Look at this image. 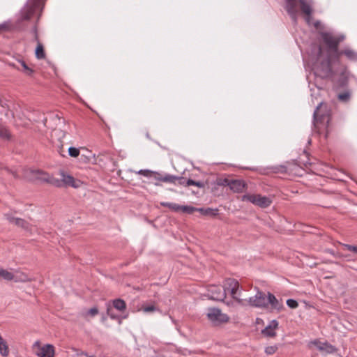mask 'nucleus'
<instances>
[{
  "label": "nucleus",
  "instance_id": "49",
  "mask_svg": "<svg viewBox=\"0 0 357 357\" xmlns=\"http://www.w3.org/2000/svg\"><path fill=\"white\" fill-rule=\"evenodd\" d=\"M58 152L59 153L60 155H63V153L65 152V151L63 150L62 144L61 146H59Z\"/></svg>",
  "mask_w": 357,
  "mask_h": 357
},
{
  "label": "nucleus",
  "instance_id": "38",
  "mask_svg": "<svg viewBox=\"0 0 357 357\" xmlns=\"http://www.w3.org/2000/svg\"><path fill=\"white\" fill-rule=\"evenodd\" d=\"M277 350H278V347L277 346H275V345L268 346V347H266L265 353L267 355H272V354H275Z\"/></svg>",
  "mask_w": 357,
  "mask_h": 357
},
{
  "label": "nucleus",
  "instance_id": "47",
  "mask_svg": "<svg viewBox=\"0 0 357 357\" xmlns=\"http://www.w3.org/2000/svg\"><path fill=\"white\" fill-rule=\"evenodd\" d=\"M3 170H5L10 174H12L14 176V178H17L18 177L17 174L15 172L10 169L8 167H4Z\"/></svg>",
  "mask_w": 357,
  "mask_h": 357
},
{
  "label": "nucleus",
  "instance_id": "2",
  "mask_svg": "<svg viewBox=\"0 0 357 357\" xmlns=\"http://www.w3.org/2000/svg\"><path fill=\"white\" fill-rule=\"evenodd\" d=\"M315 50L317 61L313 67L315 75L321 79H333L335 72L333 70L332 63H337V60L328 54L322 59V48L320 45L315 46Z\"/></svg>",
  "mask_w": 357,
  "mask_h": 357
},
{
  "label": "nucleus",
  "instance_id": "12",
  "mask_svg": "<svg viewBox=\"0 0 357 357\" xmlns=\"http://www.w3.org/2000/svg\"><path fill=\"white\" fill-rule=\"evenodd\" d=\"M36 354L39 357H54V347L53 345L48 344L42 347H39Z\"/></svg>",
  "mask_w": 357,
  "mask_h": 357
},
{
  "label": "nucleus",
  "instance_id": "29",
  "mask_svg": "<svg viewBox=\"0 0 357 357\" xmlns=\"http://www.w3.org/2000/svg\"><path fill=\"white\" fill-rule=\"evenodd\" d=\"M13 273L9 272L5 269H0V278H3L7 281H11L13 279Z\"/></svg>",
  "mask_w": 357,
  "mask_h": 357
},
{
  "label": "nucleus",
  "instance_id": "21",
  "mask_svg": "<svg viewBox=\"0 0 357 357\" xmlns=\"http://www.w3.org/2000/svg\"><path fill=\"white\" fill-rule=\"evenodd\" d=\"M291 166H293V165H291L290 163H287V165H278V166L273 167L272 169H273V172L275 173L284 174V173H289V172L290 170H291Z\"/></svg>",
  "mask_w": 357,
  "mask_h": 357
},
{
  "label": "nucleus",
  "instance_id": "45",
  "mask_svg": "<svg viewBox=\"0 0 357 357\" xmlns=\"http://www.w3.org/2000/svg\"><path fill=\"white\" fill-rule=\"evenodd\" d=\"M87 314L94 317L98 314V309L96 307H92L88 311Z\"/></svg>",
  "mask_w": 357,
  "mask_h": 357
},
{
  "label": "nucleus",
  "instance_id": "11",
  "mask_svg": "<svg viewBox=\"0 0 357 357\" xmlns=\"http://www.w3.org/2000/svg\"><path fill=\"white\" fill-rule=\"evenodd\" d=\"M16 61L22 66V69H20V67L17 66V64L14 62L8 61L7 63L9 66H11L19 70H22L26 75L31 76L33 75L34 70L29 68L23 59L19 58L17 59Z\"/></svg>",
  "mask_w": 357,
  "mask_h": 357
},
{
  "label": "nucleus",
  "instance_id": "15",
  "mask_svg": "<svg viewBox=\"0 0 357 357\" xmlns=\"http://www.w3.org/2000/svg\"><path fill=\"white\" fill-rule=\"evenodd\" d=\"M176 183L184 186L195 185L198 188L204 187V183L202 181H196L190 178L186 179L182 176H176Z\"/></svg>",
  "mask_w": 357,
  "mask_h": 357
},
{
  "label": "nucleus",
  "instance_id": "39",
  "mask_svg": "<svg viewBox=\"0 0 357 357\" xmlns=\"http://www.w3.org/2000/svg\"><path fill=\"white\" fill-rule=\"evenodd\" d=\"M287 305L291 309H295L298 306V302L296 300L291 298L287 300Z\"/></svg>",
  "mask_w": 357,
  "mask_h": 357
},
{
  "label": "nucleus",
  "instance_id": "43",
  "mask_svg": "<svg viewBox=\"0 0 357 357\" xmlns=\"http://www.w3.org/2000/svg\"><path fill=\"white\" fill-rule=\"evenodd\" d=\"M347 250L353 252L354 253H357V246L351 245L349 244H343L342 245Z\"/></svg>",
  "mask_w": 357,
  "mask_h": 357
},
{
  "label": "nucleus",
  "instance_id": "17",
  "mask_svg": "<svg viewBox=\"0 0 357 357\" xmlns=\"http://www.w3.org/2000/svg\"><path fill=\"white\" fill-rule=\"evenodd\" d=\"M267 303L270 304L273 309L280 311L284 308V305L282 302H280L276 297L271 293L268 292L267 294Z\"/></svg>",
  "mask_w": 357,
  "mask_h": 357
},
{
  "label": "nucleus",
  "instance_id": "23",
  "mask_svg": "<svg viewBox=\"0 0 357 357\" xmlns=\"http://www.w3.org/2000/svg\"><path fill=\"white\" fill-rule=\"evenodd\" d=\"M35 55L38 59H43L46 56L43 45L41 43H40L39 40L38 42H37V47L35 50Z\"/></svg>",
  "mask_w": 357,
  "mask_h": 357
},
{
  "label": "nucleus",
  "instance_id": "20",
  "mask_svg": "<svg viewBox=\"0 0 357 357\" xmlns=\"http://www.w3.org/2000/svg\"><path fill=\"white\" fill-rule=\"evenodd\" d=\"M13 279L12 280L15 282H26L30 281L29 276L24 273L16 272L13 273Z\"/></svg>",
  "mask_w": 357,
  "mask_h": 357
},
{
  "label": "nucleus",
  "instance_id": "13",
  "mask_svg": "<svg viewBox=\"0 0 357 357\" xmlns=\"http://www.w3.org/2000/svg\"><path fill=\"white\" fill-rule=\"evenodd\" d=\"M285 9L291 19L296 22L297 20V3L296 0L286 1Z\"/></svg>",
  "mask_w": 357,
  "mask_h": 357
},
{
  "label": "nucleus",
  "instance_id": "14",
  "mask_svg": "<svg viewBox=\"0 0 357 357\" xmlns=\"http://www.w3.org/2000/svg\"><path fill=\"white\" fill-rule=\"evenodd\" d=\"M344 55L349 61L356 62L357 61V52L347 47L343 50H341L338 53V60H337V63H340V56Z\"/></svg>",
  "mask_w": 357,
  "mask_h": 357
},
{
  "label": "nucleus",
  "instance_id": "41",
  "mask_svg": "<svg viewBox=\"0 0 357 357\" xmlns=\"http://www.w3.org/2000/svg\"><path fill=\"white\" fill-rule=\"evenodd\" d=\"M137 173L140 175L149 177L151 176L153 172L149 169H141Z\"/></svg>",
  "mask_w": 357,
  "mask_h": 357
},
{
  "label": "nucleus",
  "instance_id": "44",
  "mask_svg": "<svg viewBox=\"0 0 357 357\" xmlns=\"http://www.w3.org/2000/svg\"><path fill=\"white\" fill-rule=\"evenodd\" d=\"M4 217L6 218V219L10 222V223H12V224H14L15 223V220H16V218H15L13 217V215H11L9 213H6L4 214Z\"/></svg>",
  "mask_w": 357,
  "mask_h": 357
},
{
  "label": "nucleus",
  "instance_id": "4",
  "mask_svg": "<svg viewBox=\"0 0 357 357\" xmlns=\"http://www.w3.org/2000/svg\"><path fill=\"white\" fill-rule=\"evenodd\" d=\"M321 38L324 44L327 47L326 54L338 60L339 44L344 40V36H335L328 32H323L321 34Z\"/></svg>",
  "mask_w": 357,
  "mask_h": 357
},
{
  "label": "nucleus",
  "instance_id": "35",
  "mask_svg": "<svg viewBox=\"0 0 357 357\" xmlns=\"http://www.w3.org/2000/svg\"><path fill=\"white\" fill-rule=\"evenodd\" d=\"M107 314L112 319L116 320L119 319V317L113 312V310L110 305H108L107 307Z\"/></svg>",
  "mask_w": 357,
  "mask_h": 357
},
{
  "label": "nucleus",
  "instance_id": "46",
  "mask_svg": "<svg viewBox=\"0 0 357 357\" xmlns=\"http://www.w3.org/2000/svg\"><path fill=\"white\" fill-rule=\"evenodd\" d=\"M152 174L153 175L154 178L159 181H162V177L164 176V175H162L160 173L154 172H153Z\"/></svg>",
  "mask_w": 357,
  "mask_h": 357
},
{
  "label": "nucleus",
  "instance_id": "28",
  "mask_svg": "<svg viewBox=\"0 0 357 357\" xmlns=\"http://www.w3.org/2000/svg\"><path fill=\"white\" fill-rule=\"evenodd\" d=\"M160 205L162 206H165V207H167L170 210L175 211V212L180 211V209L181 208V205H179L176 203H171V202H160Z\"/></svg>",
  "mask_w": 357,
  "mask_h": 357
},
{
  "label": "nucleus",
  "instance_id": "42",
  "mask_svg": "<svg viewBox=\"0 0 357 357\" xmlns=\"http://www.w3.org/2000/svg\"><path fill=\"white\" fill-rule=\"evenodd\" d=\"M142 310L144 312H152L157 310V308L154 305L144 306Z\"/></svg>",
  "mask_w": 357,
  "mask_h": 357
},
{
  "label": "nucleus",
  "instance_id": "53",
  "mask_svg": "<svg viewBox=\"0 0 357 357\" xmlns=\"http://www.w3.org/2000/svg\"><path fill=\"white\" fill-rule=\"evenodd\" d=\"M227 303V305H229L230 303L229 302H225Z\"/></svg>",
  "mask_w": 357,
  "mask_h": 357
},
{
  "label": "nucleus",
  "instance_id": "48",
  "mask_svg": "<svg viewBox=\"0 0 357 357\" xmlns=\"http://www.w3.org/2000/svg\"><path fill=\"white\" fill-rule=\"evenodd\" d=\"M77 357H95L94 356H88L86 353L82 352L80 354H77Z\"/></svg>",
  "mask_w": 357,
  "mask_h": 357
},
{
  "label": "nucleus",
  "instance_id": "50",
  "mask_svg": "<svg viewBox=\"0 0 357 357\" xmlns=\"http://www.w3.org/2000/svg\"><path fill=\"white\" fill-rule=\"evenodd\" d=\"M7 26L6 24H0V33L3 32V31L6 30Z\"/></svg>",
  "mask_w": 357,
  "mask_h": 357
},
{
  "label": "nucleus",
  "instance_id": "10",
  "mask_svg": "<svg viewBox=\"0 0 357 357\" xmlns=\"http://www.w3.org/2000/svg\"><path fill=\"white\" fill-rule=\"evenodd\" d=\"M321 352H325L326 354H333L337 351V349L335 346L329 344L327 342H321L318 340H315L311 342Z\"/></svg>",
  "mask_w": 357,
  "mask_h": 357
},
{
  "label": "nucleus",
  "instance_id": "6",
  "mask_svg": "<svg viewBox=\"0 0 357 357\" xmlns=\"http://www.w3.org/2000/svg\"><path fill=\"white\" fill-rule=\"evenodd\" d=\"M242 202H248L260 208H265L271 206L272 199L260 194H246L241 197Z\"/></svg>",
  "mask_w": 357,
  "mask_h": 357
},
{
  "label": "nucleus",
  "instance_id": "25",
  "mask_svg": "<svg viewBox=\"0 0 357 357\" xmlns=\"http://www.w3.org/2000/svg\"><path fill=\"white\" fill-rule=\"evenodd\" d=\"M198 211H200L201 213L204 215H208V216H211V217H215L218 215V208H199Z\"/></svg>",
  "mask_w": 357,
  "mask_h": 357
},
{
  "label": "nucleus",
  "instance_id": "8",
  "mask_svg": "<svg viewBox=\"0 0 357 357\" xmlns=\"http://www.w3.org/2000/svg\"><path fill=\"white\" fill-rule=\"evenodd\" d=\"M248 303L252 307H267V296L262 291H258L255 296L249 298Z\"/></svg>",
  "mask_w": 357,
  "mask_h": 357
},
{
  "label": "nucleus",
  "instance_id": "30",
  "mask_svg": "<svg viewBox=\"0 0 357 357\" xmlns=\"http://www.w3.org/2000/svg\"><path fill=\"white\" fill-rule=\"evenodd\" d=\"M0 138L4 140H8L10 138V134L8 130L4 127L0 126Z\"/></svg>",
  "mask_w": 357,
  "mask_h": 357
},
{
  "label": "nucleus",
  "instance_id": "3",
  "mask_svg": "<svg viewBox=\"0 0 357 357\" xmlns=\"http://www.w3.org/2000/svg\"><path fill=\"white\" fill-rule=\"evenodd\" d=\"M47 0H27L26 4L21 10L22 21L29 20L34 15L37 16V21L42 15L43 10Z\"/></svg>",
  "mask_w": 357,
  "mask_h": 357
},
{
  "label": "nucleus",
  "instance_id": "16",
  "mask_svg": "<svg viewBox=\"0 0 357 357\" xmlns=\"http://www.w3.org/2000/svg\"><path fill=\"white\" fill-rule=\"evenodd\" d=\"M278 321L272 320L270 324L261 331V333L266 337H273L276 335L275 329L278 327Z\"/></svg>",
  "mask_w": 357,
  "mask_h": 357
},
{
  "label": "nucleus",
  "instance_id": "36",
  "mask_svg": "<svg viewBox=\"0 0 357 357\" xmlns=\"http://www.w3.org/2000/svg\"><path fill=\"white\" fill-rule=\"evenodd\" d=\"M68 154L71 157L76 158L79 155V150L75 147H70L68 149Z\"/></svg>",
  "mask_w": 357,
  "mask_h": 357
},
{
  "label": "nucleus",
  "instance_id": "7",
  "mask_svg": "<svg viewBox=\"0 0 357 357\" xmlns=\"http://www.w3.org/2000/svg\"><path fill=\"white\" fill-rule=\"evenodd\" d=\"M208 319L215 324L227 323L229 317L227 314H224L218 308H209L207 313Z\"/></svg>",
  "mask_w": 357,
  "mask_h": 357
},
{
  "label": "nucleus",
  "instance_id": "26",
  "mask_svg": "<svg viewBox=\"0 0 357 357\" xmlns=\"http://www.w3.org/2000/svg\"><path fill=\"white\" fill-rule=\"evenodd\" d=\"M61 176H62L63 183L75 187V178L72 176L65 174L63 171L61 172Z\"/></svg>",
  "mask_w": 357,
  "mask_h": 357
},
{
  "label": "nucleus",
  "instance_id": "32",
  "mask_svg": "<svg viewBox=\"0 0 357 357\" xmlns=\"http://www.w3.org/2000/svg\"><path fill=\"white\" fill-rule=\"evenodd\" d=\"M180 211L188 214H192L193 212L199 211V208L191 206H181Z\"/></svg>",
  "mask_w": 357,
  "mask_h": 357
},
{
  "label": "nucleus",
  "instance_id": "19",
  "mask_svg": "<svg viewBox=\"0 0 357 357\" xmlns=\"http://www.w3.org/2000/svg\"><path fill=\"white\" fill-rule=\"evenodd\" d=\"M30 172L36 176V179L49 183L51 176L49 174L40 169L30 170Z\"/></svg>",
  "mask_w": 357,
  "mask_h": 357
},
{
  "label": "nucleus",
  "instance_id": "18",
  "mask_svg": "<svg viewBox=\"0 0 357 357\" xmlns=\"http://www.w3.org/2000/svg\"><path fill=\"white\" fill-rule=\"evenodd\" d=\"M300 6L301 11L307 16V20L309 21V18L312 13V9L311 7V4L307 2L305 0H298Z\"/></svg>",
  "mask_w": 357,
  "mask_h": 357
},
{
  "label": "nucleus",
  "instance_id": "34",
  "mask_svg": "<svg viewBox=\"0 0 357 357\" xmlns=\"http://www.w3.org/2000/svg\"><path fill=\"white\" fill-rule=\"evenodd\" d=\"M31 33L33 35V40L36 42H38L39 40V36H38V26L37 23H36L33 27L31 28L30 31Z\"/></svg>",
  "mask_w": 357,
  "mask_h": 357
},
{
  "label": "nucleus",
  "instance_id": "5",
  "mask_svg": "<svg viewBox=\"0 0 357 357\" xmlns=\"http://www.w3.org/2000/svg\"><path fill=\"white\" fill-rule=\"evenodd\" d=\"M331 111L327 104L321 102L314 112V123H323L326 128H328L331 121Z\"/></svg>",
  "mask_w": 357,
  "mask_h": 357
},
{
  "label": "nucleus",
  "instance_id": "27",
  "mask_svg": "<svg viewBox=\"0 0 357 357\" xmlns=\"http://www.w3.org/2000/svg\"><path fill=\"white\" fill-rule=\"evenodd\" d=\"M0 354L3 356H7L9 354V349L6 342L0 335Z\"/></svg>",
  "mask_w": 357,
  "mask_h": 357
},
{
  "label": "nucleus",
  "instance_id": "24",
  "mask_svg": "<svg viewBox=\"0 0 357 357\" xmlns=\"http://www.w3.org/2000/svg\"><path fill=\"white\" fill-rule=\"evenodd\" d=\"M15 225L19 227L22 228L25 231H31V225L29 224L26 220L17 218L15 220Z\"/></svg>",
  "mask_w": 357,
  "mask_h": 357
},
{
  "label": "nucleus",
  "instance_id": "31",
  "mask_svg": "<svg viewBox=\"0 0 357 357\" xmlns=\"http://www.w3.org/2000/svg\"><path fill=\"white\" fill-rule=\"evenodd\" d=\"M162 182L176 184V176L165 174L162 177Z\"/></svg>",
  "mask_w": 357,
  "mask_h": 357
},
{
  "label": "nucleus",
  "instance_id": "22",
  "mask_svg": "<svg viewBox=\"0 0 357 357\" xmlns=\"http://www.w3.org/2000/svg\"><path fill=\"white\" fill-rule=\"evenodd\" d=\"M112 305L116 310L120 312H124L126 310V303L123 299L121 298L113 300Z\"/></svg>",
  "mask_w": 357,
  "mask_h": 357
},
{
  "label": "nucleus",
  "instance_id": "40",
  "mask_svg": "<svg viewBox=\"0 0 357 357\" xmlns=\"http://www.w3.org/2000/svg\"><path fill=\"white\" fill-rule=\"evenodd\" d=\"M349 98H350V94L348 92H344V93L338 94V99L342 101H344V102L349 100Z\"/></svg>",
  "mask_w": 357,
  "mask_h": 357
},
{
  "label": "nucleus",
  "instance_id": "33",
  "mask_svg": "<svg viewBox=\"0 0 357 357\" xmlns=\"http://www.w3.org/2000/svg\"><path fill=\"white\" fill-rule=\"evenodd\" d=\"M324 252L328 253V254L331 255L332 256L335 257V258L340 259V258H346L347 257V255H344L343 254H342L340 252H335L333 250L329 249V248L325 249Z\"/></svg>",
  "mask_w": 357,
  "mask_h": 357
},
{
  "label": "nucleus",
  "instance_id": "37",
  "mask_svg": "<svg viewBox=\"0 0 357 357\" xmlns=\"http://www.w3.org/2000/svg\"><path fill=\"white\" fill-rule=\"evenodd\" d=\"M50 183V184H52L55 186H57V187H60L62 185L63 183H62V180H59L58 178H56L53 176H50V181H49V183Z\"/></svg>",
  "mask_w": 357,
  "mask_h": 357
},
{
  "label": "nucleus",
  "instance_id": "52",
  "mask_svg": "<svg viewBox=\"0 0 357 357\" xmlns=\"http://www.w3.org/2000/svg\"><path fill=\"white\" fill-rule=\"evenodd\" d=\"M242 300V303H241V305H243V299L241 298ZM244 301H246V299H244Z\"/></svg>",
  "mask_w": 357,
  "mask_h": 357
},
{
  "label": "nucleus",
  "instance_id": "9",
  "mask_svg": "<svg viewBox=\"0 0 357 357\" xmlns=\"http://www.w3.org/2000/svg\"><path fill=\"white\" fill-rule=\"evenodd\" d=\"M225 183L234 192L237 193L242 192L246 187V183L240 179H225Z\"/></svg>",
  "mask_w": 357,
  "mask_h": 357
},
{
  "label": "nucleus",
  "instance_id": "51",
  "mask_svg": "<svg viewBox=\"0 0 357 357\" xmlns=\"http://www.w3.org/2000/svg\"><path fill=\"white\" fill-rule=\"evenodd\" d=\"M326 263H328V264H331L333 263V261H330V260H327V261H325Z\"/></svg>",
  "mask_w": 357,
  "mask_h": 357
},
{
  "label": "nucleus",
  "instance_id": "1",
  "mask_svg": "<svg viewBox=\"0 0 357 357\" xmlns=\"http://www.w3.org/2000/svg\"><path fill=\"white\" fill-rule=\"evenodd\" d=\"M225 286L211 285L208 288V296L211 299L218 301H225L226 298V291L229 290L231 295L238 303H242L241 299V292L238 291L239 283L234 279H227Z\"/></svg>",
  "mask_w": 357,
  "mask_h": 357
}]
</instances>
